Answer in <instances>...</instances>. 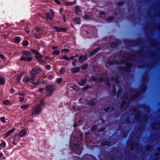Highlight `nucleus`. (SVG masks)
<instances>
[{
    "mask_svg": "<svg viewBox=\"0 0 160 160\" xmlns=\"http://www.w3.org/2000/svg\"><path fill=\"white\" fill-rule=\"evenodd\" d=\"M42 109L40 104H37L35 105L32 108L30 114L31 116L35 117L38 116L42 112Z\"/></svg>",
    "mask_w": 160,
    "mask_h": 160,
    "instance_id": "1",
    "label": "nucleus"
},
{
    "mask_svg": "<svg viewBox=\"0 0 160 160\" xmlns=\"http://www.w3.org/2000/svg\"><path fill=\"white\" fill-rule=\"evenodd\" d=\"M53 86L54 85L53 84L46 86L45 88L46 90L49 92L48 94H47V96H50L51 95L54 90Z\"/></svg>",
    "mask_w": 160,
    "mask_h": 160,
    "instance_id": "2",
    "label": "nucleus"
},
{
    "mask_svg": "<svg viewBox=\"0 0 160 160\" xmlns=\"http://www.w3.org/2000/svg\"><path fill=\"white\" fill-rule=\"evenodd\" d=\"M41 68H40L37 67L33 68L29 72L33 75H37L41 72Z\"/></svg>",
    "mask_w": 160,
    "mask_h": 160,
    "instance_id": "3",
    "label": "nucleus"
},
{
    "mask_svg": "<svg viewBox=\"0 0 160 160\" xmlns=\"http://www.w3.org/2000/svg\"><path fill=\"white\" fill-rule=\"evenodd\" d=\"M34 77L32 76L29 77L28 76H25L22 79V81L25 83L28 82L32 83L33 82V81L34 80Z\"/></svg>",
    "mask_w": 160,
    "mask_h": 160,
    "instance_id": "4",
    "label": "nucleus"
},
{
    "mask_svg": "<svg viewBox=\"0 0 160 160\" xmlns=\"http://www.w3.org/2000/svg\"><path fill=\"white\" fill-rule=\"evenodd\" d=\"M15 128H13L10 130L8 131L3 136V138L5 139L7 138L10 136L12 133L15 130Z\"/></svg>",
    "mask_w": 160,
    "mask_h": 160,
    "instance_id": "5",
    "label": "nucleus"
},
{
    "mask_svg": "<svg viewBox=\"0 0 160 160\" xmlns=\"http://www.w3.org/2000/svg\"><path fill=\"white\" fill-rule=\"evenodd\" d=\"M53 29H55L56 31L59 32H65L67 30V28H61L57 26H53Z\"/></svg>",
    "mask_w": 160,
    "mask_h": 160,
    "instance_id": "6",
    "label": "nucleus"
},
{
    "mask_svg": "<svg viewBox=\"0 0 160 160\" xmlns=\"http://www.w3.org/2000/svg\"><path fill=\"white\" fill-rule=\"evenodd\" d=\"M72 146L73 148L77 149L80 152V147L78 141H75L72 144Z\"/></svg>",
    "mask_w": 160,
    "mask_h": 160,
    "instance_id": "7",
    "label": "nucleus"
},
{
    "mask_svg": "<svg viewBox=\"0 0 160 160\" xmlns=\"http://www.w3.org/2000/svg\"><path fill=\"white\" fill-rule=\"evenodd\" d=\"M27 134V131L25 129L19 132L18 134L19 137H22L25 136Z\"/></svg>",
    "mask_w": 160,
    "mask_h": 160,
    "instance_id": "8",
    "label": "nucleus"
},
{
    "mask_svg": "<svg viewBox=\"0 0 160 160\" xmlns=\"http://www.w3.org/2000/svg\"><path fill=\"white\" fill-rule=\"evenodd\" d=\"M21 53L23 55H25L27 56L32 57V54L29 51L26 50H23L22 51Z\"/></svg>",
    "mask_w": 160,
    "mask_h": 160,
    "instance_id": "9",
    "label": "nucleus"
},
{
    "mask_svg": "<svg viewBox=\"0 0 160 160\" xmlns=\"http://www.w3.org/2000/svg\"><path fill=\"white\" fill-rule=\"evenodd\" d=\"M75 13L76 15L80 14V8L79 6H76L75 8Z\"/></svg>",
    "mask_w": 160,
    "mask_h": 160,
    "instance_id": "10",
    "label": "nucleus"
},
{
    "mask_svg": "<svg viewBox=\"0 0 160 160\" xmlns=\"http://www.w3.org/2000/svg\"><path fill=\"white\" fill-rule=\"evenodd\" d=\"M80 70V68L78 66L73 68L71 69V72L72 73H75L78 72Z\"/></svg>",
    "mask_w": 160,
    "mask_h": 160,
    "instance_id": "11",
    "label": "nucleus"
},
{
    "mask_svg": "<svg viewBox=\"0 0 160 160\" xmlns=\"http://www.w3.org/2000/svg\"><path fill=\"white\" fill-rule=\"evenodd\" d=\"M76 3V0H74L73 2H65V4L66 6H73Z\"/></svg>",
    "mask_w": 160,
    "mask_h": 160,
    "instance_id": "12",
    "label": "nucleus"
},
{
    "mask_svg": "<svg viewBox=\"0 0 160 160\" xmlns=\"http://www.w3.org/2000/svg\"><path fill=\"white\" fill-rule=\"evenodd\" d=\"M21 41V38L20 36H16L14 38V42L16 44L19 43Z\"/></svg>",
    "mask_w": 160,
    "mask_h": 160,
    "instance_id": "13",
    "label": "nucleus"
},
{
    "mask_svg": "<svg viewBox=\"0 0 160 160\" xmlns=\"http://www.w3.org/2000/svg\"><path fill=\"white\" fill-rule=\"evenodd\" d=\"M45 15L46 16V18L47 19H49L51 20H52L53 18V16L51 15L50 13L48 12H46L45 13Z\"/></svg>",
    "mask_w": 160,
    "mask_h": 160,
    "instance_id": "14",
    "label": "nucleus"
},
{
    "mask_svg": "<svg viewBox=\"0 0 160 160\" xmlns=\"http://www.w3.org/2000/svg\"><path fill=\"white\" fill-rule=\"evenodd\" d=\"M5 82V78L0 76V86L3 85Z\"/></svg>",
    "mask_w": 160,
    "mask_h": 160,
    "instance_id": "15",
    "label": "nucleus"
},
{
    "mask_svg": "<svg viewBox=\"0 0 160 160\" xmlns=\"http://www.w3.org/2000/svg\"><path fill=\"white\" fill-rule=\"evenodd\" d=\"M73 109L75 112L80 111V108L79 106L77 105L76 103L73 105Z\"/></svg>",
    "mask_w": 160,
    "mask_h": 160,
    "instance_id": "16",
    "label": "nucleus"
},
{
    "mask_svg": "<svg viewBox=\"0 0 160 160\" xmlns=\"http://www.w3.org/2000/svg\"><path fill=\"white\" fill-rule=\"evenodd\" d=\"M35 57L38 60L40 59H42L43 57V56L40 54L39 52L35 55Z\"/></svg>",
    "mask_w": 160,
    "mask_h": 160,
    "instance_id": "17",
    "label": "nucleus"
},
{
    "mask_svg": "<svg viewBox=\"0 0 160 160\" xmlns=\"http://www.w3.org/2000/svg\"><path fill=\"white\" fill-rule=\"evenodd\" d=\"M29 105V104H26L21 105L20 106V108L23 110L27 109L28 108Z\"/></svg>",
    "mask_w": 160,
    "mask_h": 160,
    "instance_id": "18",
    "label": "nucleus"
},
{
    "mask_svg": "<svg viewBox=\"0 0 160 160\" xmlns=\"http://www.w3.org/2000/svg\"><path fill=\"white\" fill-rule=\"evenodd\" d=\"M73 20L77 24H80V18H75L73 19Z\"/></svg>",
    "mask_w": 160,
    "mask_h": 160,
    "instance_id": "19",
    "label": "nucleus"
},
{
    "mask_svg": "<svg viewBox=\"0 0 160 160\" xmlns=\"http://www.w3.org/2000/svg\"><path fill=\"white\" fill-rule=\"evenodd\" d=\"M11 102L8 100H6L3 101V104L5 105H9L10 104Z\"/></svg>",
    "mask_w": 160,
    "mask_h": 160,
    "instance_id": "20",
    "label": "nucleus"
},
{
    "mask_svg": "<svg viewBox=\"0 0 160 160\" xmlns=\"http://www.w3.org/2000/svg\"><path fill=\"white\" fill-rule=\"evenodd\" d=\"M60 59H64L67 61H69V57H67L66 55H65L64 56L60 58Z\"/></svg>",
    "mask_w": 160,
    "mask_h": 160,
    "instance_id": "21",
    "label": "nucleus"
},
{
    "mask_svg": "<svg viewBox=\"0 0 160 160\" xmlns=\"http://www.w3.org/2000/svg\"><path fill=\"white\" fill-rule=\"evenodd\" d=\"M28 42L26 40L23 41L22 42V45L23 46L26 47L28 45Z\"/></svg>",
    "mask_w": 160,
    "mask_h": 160,
    "instance_id": "22",
    "label": "nucleus"
},
{
    "mask_svg": "<svg viewBox=\"0 0 160 160\" xmlns=\"http://www.w3.org/2000/svg\"><path fill=\"white\" fill-rule=\"evenodd\" d=\"M41 33V29L38 28H36V31L35 34L37 35H39Z\"/></svg>",
    "mask_w": 160,
    "mask_h": 160,
    "instance_id": "23",
    "label": "nucleus"
},
{
    "mask_svg": "<svg viewBox=\"0 0 160 160\" xmlns=\"http://www.w3.org/2000/svg\"><path fill=\"white\" fill-rule=\"evenodd\" d=\"M22 76V74H20L17 76L16 79L18 81V82H20V81Z\"/></svg>",
    "mask_w": 160,
    "mask_h": 160,
    "instance_id": "24",
    "label": "nucleus"
},
{
    "mask_svg": "<svg viewBox=\"0 0 160 160\" xmlns=\"http://www.w3.org/2000/svg\"><path fill=\"white\" fill-rule=\"evenodd\" d=\"M52 54L54 55H58L60 53V52L58 50H55L52 52Z\"/></svg>",
    "mask_w": 160,
    "mask_h": 160,
    "instance_id": "25",
    "label": "nucleus"
},
{
    "mask_svg": "<svg viewBox=\"0 0 160 160\" xmlns=\"http://www.w3.org/2000/svg\"><path fill=\"white\" fill-rule=\"evenodd\" d=\"M69 52V50L67 48H64L62 49L61 51L62 53L64 52V53H65L67 52Z\"/></svg>",
    "mask_w": 160,
    "mask_h": 160,
    "instance_id": "26",
    "label": "nucleus"
},
{
    "mask_svg": "<svg viewBox=\"0 0 160 160\" xmlns=\"http://www.w3.org/2000/svg\"><path fill=\"white\" fill-rule=\"evenodd\" d=\"M77 59H74L73 60V62L72 63V66L74 67H75L77 64Z\"/></svg>",
    "mask_w": 160,
    "mask_h": 160,
    "instance_id": "27",
    "label": "nucleus"
},
{
    "mask_svg": "<svg viewBox=\"0 0 160 160\" xmlns=\"http://www.w3.org/2000/svg\"><path fill=\"white\" fill-rule=\"evenodd\" d=\"M99 48H97L94 49L91 53V55L92 56L95 54L99 50Z\"/></svg>",
    "mask_w": 160,
    "mask_h": 160,
    "instance_id": "28",
    "label": "nucleus"
},
{
    "mask_svg": "<svg viewBox=\"0 0 160 160\" xmlns=\"http://www.w3.org/2000/svg\"><path fill=\"white\" fill-rule=\"evenodd\" d=\"M33 85L38 86L39 83V80L38 79V81L36 82H34V80L33 81V82L31 83Z\"/></svg>",
    "mask_w": 160,
    "mask_h": 160,
    "instance_id": "29",
    "label": "nucleus"
},
{
    "mask_svg": "<svg viewBox=\"0 0 160 160\" xmlns=\"http://www.w3.org/2000/svg\"><path fill=\"white\" fill-rule=\"evenodd\" d=\"M30 50L32 52H33V53L35 54H37L38 52H39L38 51H37L35 49H30Z\"/></svg>",
    "mask_w": 160,
    "mask_h": 160,
    "instance_id": "30",
    "label": "nucleus"
},
{
    "mask_svg": "<svg viewBox=\"0 0 160 160\" xmlns=\"http://www.w3.org/2000/svg\"><path fill=\"white\" fill-rule=\"evenodd\" d=\"M73 89L75 90H78L79 89V88L76 85H73L72 87Z\"/></svg>",
    "mask_w": 160,
    "mask_h": 160,
    "instance_id": "31",
    "label": "nucleus"
},
{
    "mask_svg": "<svg viewBox=\"0 0 160 160\" xmlns=\"http://www.w3.org/2000/svg\"><path fill=\"white\" fill-rule=\"evenodd\" d=\"M0 121L3 123H5V119L4 117H2L0 118Z\"/></svg>",
    "mask_w": 160,
    "mask_h": 160,
    "instance_id": "32",
    "label": "nucleus"
},
{
    "mask_svg": "<svg viewBox=\"0 0 160 160\" xmlns=\"http://www.w3.org/2000/svg\"><path fill=\"white\" fill-rule=\"evenodd\" d=\"M65 70L64 68H62L59 71V72L61 74H63L65 72Z\"/></svg>",
    "mask_w": 160,
    "mask_h": 160,
    "instance_id": "33",
    "label": "nucleus"
},
{
    "mask_svg": "<svg viewBox=\"0 0 160 160\" xmlns=\"http://www.w3.org/2000/svg\"><path fill=\"white\" fill-rule=\"evenodd\" d=\"M62 79L61 78H57L56 82L58 83H60L62 81Z\"/></svg>",
    "mask_w": 160,
    "mask_h": 160,
    "instance_id": "34",
    "label": "nucleus"
},
{
    "mask_svg": "<svg viewBox=\"0 0 160 160\" xmlns=\"http://www.w3.org/2000/svg\"><path fill=\"white\" fill-rule=\"evenodd\" d=\"M6 145V142H2L0 144V146L2 147H5Z\"/></svg>",
    "mask_w": 160,
    "mask_h": 160,
    "instance_id": "35",
    "label": "nucleus"
},
{
    "mask_svg": "<svg viewBox=\"0 0 160 160\" xmlns=\"http://www.w3.org/2000/svg\"><path fill=\"white\" fill-rule=\"evenodd\" d=\"M20 61H26V58L24 57H22L19 58Z\"/></svg>",
    "mask_w": 160,
    "mask_h": 160,
    "instance_id": "36",
    "label": "nucleus"
},
{
    "mask_svg": "<svg viewBox=\"0 0 160 160\" xmlns=\"http://www.w3.org/2000/svg\"><path fill=\"white\" fill-rule=\"evenodd\" d=\"M88 66L87 64H83L82 66V68L83 70L87 68Z\"/></svg>",
    "mask_w": 160,
    "mask_h": 160,
    "instance_id": "37",
    "label": "nucleus"
},
{
    "mask_svg": "<svg viewBox=\"0 0 160 160\" xmlns=\"http://www.w3.org/2000/svg\"><path fill=\"white\" fill-rule=\"evenodd\" d=\"M45 104V101L44 100L41 99L40 101V106L41 105H43Z\"/></svg>",
    "mask_w": 160,
    "mask_h": 160,
    "instance_id": "38",
    "label": "nucleus"
},
{
    "mask_svg": "<svg viewBox=\"0 0 160 160\" xmlns=\"http://www.w3.org/2000/svg\"><path fill=\"white\" fill-rule=\"evenodd\" d=\"M40 64H43L45 62V61L44 59H40L38 60Z\"/></svg>",
    "mask_w": 160,
    "mask_h": 160,
    "instance_id": "39",
    "label": "nucleus"
},
{
    "mask_svg": "<svg viewBox=\"0 0 160 160\" xmlns=\"http://www.w3.org/2000/svg\"><path fill=\"white\" fill-rule=\"evenodd\" d=\"M32 59V58L31 56H28L27 58H26V61H27L28 62L30 61Z\"/></svg>",
    "mask_w": 160,
    "mask_h": 160,
    "instance_id": "40",
    "label": "nucleus"
},
{
    "mask_svg": "<svg viewBox=\"0 0 160 160\" xmlns=\"http://www.w3.org/2000/svg\"><path fill=\"white\" fill-rule=\"evenodd\" d=\"M45 68L48 70H50L51 68V66L49 65H47L45 66Z\"/></svg>",
    "mask_w": 160,
    "mask_h": 160,
    "instance_id": "41",
    "label": "nucleus"
},
{
    "mask_svg": "<svg viewBox=\"0 0 160 160\" xmlns=\"http://www.w3.org/2000/svg\"><path fill=\"white\" fill-rule=\"evenodd\" d=\"M103 144L104 145H108L110 144V142H108L105 141L103 142Z\"/></svg>",
    "mask_w": 160,
    "mask_h": 160,
    "instance_id": "42",
    "label": "nucleus"
},
{
    "mask_svg": "<svg viewBox=\"0 0 160 160\" xmlns=\"http://www.w3.org/2000/svg\"><path fill=\"white\" fill-rule=\"evenodd\" d=\"M50 12H51L52 16L54 17V10L52 9H50Z\"/></svg>",
    "mask_w": 160,
    "mask_h": 160,
    "instance_id": "43",
    "label": "nucleus"
},
{
    "mask_svg": "<svg viewBox=\"0 0 160 160\" xmlns=\"http://www.w3.org/2000/svg\"><path fill=\"white\" fill-rule=\"evenodd\" d=\"M55 2L58 5H60L61 4V2L58 0H54Z\"/></svg>",
    "mask_w": 160,
    "mask_h": 160,
    "instance_id": "44",
    "label": "nucleus"
},
{
    "mask_svg": "<svg viewBox=\"0 0 160 160\" xmlns=\"http://www.w3.org/2000/svg\"><path fill=\"white\" fill-rule=\"evenodd\" d=\"M25 31L27 33H29L30 31L29 28L27 27H26L25 28Z\"/></svg>",
    "mask_w": 160,
    "mask_h": 160,
    "instance_id": "45",
    "label": "nucleus"
},
{
    "mask_svg": "<svg viewBox=\"0 0 160 160\" xmlns=\"http://www.w3.org/2000/svg\"><path fill=\"white\" fill-rule=\"evenodd\" d=\"M45 88H41L39 89L38 92H43Z\"/></svg>",
    "mask_w": 160,
    "mask_h": 160,
    "instance_id": "46",
    "label": "nucleus"
},
{
    "mask_svg": "<svg viewBox=\"0 0 160 160\" xmlns=\"http://www.w3.org/2000/svg\"><path fill=\"white\" fill-rule=\"evenodd\" d=\"M19 101L20 102H23L24 100V98L23 97H20L19 98Z\"/></svg>",
    "mask_w": 160,
    "mask_h": 160,
    "instance_id": "47",
    "label": "nucleus"
},
{
    "mask_svg": "<svg viewBox=\"0 0 160 160\" xmlns=\"http://www.w3.org/2000/svg\"><path fill=\"white\" fill-rule=\"evenodd\" d=\"M85 80H83L82 82L81 83V85H83L85 84Z\"/></svg>",
    "mask_w": 160,
    "mask_h": 160,
    "instance_id": "48",
    "label": "nucleus"
},
{
    "mask_svg": "<svg viewBox=\"0 0 160 160\" xmlns=\"http://www.w3.org/2000/svg\"><path fill=\"white\" fill-rule=\"evenodd\" d=\"M0 57L3 60H4L5 59V57L4 56V55H3V54H2L1 53H0Z\"/></svg>",
    "mask_w": 160,
    "mask_h": 160,
    "instance_id": "49",
    "label": "nucleus"
},
{
    "mask_svg": "<svg viewBox=\"0 0 160 160\" xmlns=\"http://www.w3.org/2000/svg\"><path fill=\"white\" fill-rule=\"evenodd\" d=\"M91 79L93 81H95L97 80V78L94 77L92 76V77Z\"/></svg>",
    "mask_w": 160,
    "mask_h": 160,
    "instance_id": "50",
    "label": "nucleus"
},
{
    "mask_svg": "<svg viewBox=\"0 0 160 160\" xmlns=\"http://www.w3.org/2000/svg\"><path fill=\"white\" fill-rule=\"evenodd\" d=\"M114 18L113 17H110L108 18V20L109 21H110L112 20Z\"/></svg>",
    "mask_w": 160,
    "mask_h": 160,
    "instance_id": "51",
    "label": "nucleus"
},
{
    "mask_svg": "<svg viewBox=\"0 0 160 160\" xmlns=\"http://www.w3.org/2000/svg\"><path fill=\"white\" fill-rule=\"evenodd\" d=\"M62 65L63 66L67 65H68V63L65 61L62 62Z\"/></svg>",
    "mask_w": 160,
    "mask_h": 160,
    "instance_id": "52",
    "label": "nucleus"
},
{
    "mask_svg": "<svg viewBox=\"0 0 160 160\" xmlns=\"http://www.w3.org/2000/svg\"><path fill=\"white\" fill-rule=\"evenodd\" d=\"M74 159V160H79L80 159V158L79 157L76 156L75 157Z\"/></svg>",
    "mask_w": 160,
    "mask_h": 160,
    "instance_id": "53",
    "label": "nucleus"
},
{
    "mask_svg": "<svg viewBox=\"0 0 160 160\" xmlns=\"http://www.w3.org/2000/svg\"><path fill=\"white\" fill-rule=\"evenodd\" d=\"M18 95L20 96H25L24 94L23 93H18Z\"/></svg>",
    "mask_w": 160,
    "mask_h": 160,
    "instance_id": "54",
    "label": "nucleus"
},
{
    "mask_svg": "<svg viewBox=\"0 0 160 160\" xmlns=\"http://www.w3.org/2000/svg\"><path fill=\"white\" fill-rule=\"evenodd\" d=\"M57 48H58L57 47H56V46H53L52 47V49H53V50H56V49H57Z\"/></svg>",
    "mask_w": 160,
    "mask_h": 160,
    "instance_id": "55",
    "label": "nucleus"
},
{
    "mask_svg": "<svg viewBox=\"0 0 160 160\" xmlns=\"http://www.w3.org/2000/svg\"><path fill=\"white\" fill-rule=\"evenodd\" d=\"M10 92L11 93H13L14 92V89L13 88H11L10 90Z\"/></svg>",
    "mask_w": 160,
    "mask_h": 160,
    "instance_id": "56",
    "label": "nucleus"
},
{
    "mask_svg": "<svg viewBox=\"0 0 160 160\" xmlns=\"http://www.w3.org/2000/svg\"><path fill=\"white\" fill-rule=\"evenodd\" d=\"M53 78V76L52 75H50L48 77L49 79H52Z\"/></svg>",
    "mask_w": 160,
    "mask_h": 160,
    "instance_id": "57",
    "label": "nucleus"
},
{
    "mask_svg": "<svg viewBox=\"0 0 160 160\" xmlns=\"http://www.w3.org/2000/svg\"><path fill=\"white\" fill-rule=\"evenodd\" d=\"M76 56H72L71 57H69V60H70V59H73V58L75 57H76Z\"/></svg>",
    "mask_w": 160,
    "mask_h": 160,
    "instance_id": "58",
    "label": "nucleus"
},
{
    "mask_svg": "<svg viewBox=\"0 0 160 160\" xmlns=\"http://www.w3.org/2000/svg\"><path fill=\"white\" fill-rule=\"evenodd\" d=\"M100 14L101 15H105V13L103 12H101L100 13Z\"/></svg>",
    "mask_w": 160,
    "mask_h": 160,
    "instance_id": "59",
    "label": "nucleus"
},
{
    "mask_svg": "<svg viewBox=\"0 0 160 160\" xmlns=\"http://www.w3.org/2000/svg\"><path fill=\"white\" fill-rule=\"evenodd\" d=\"M63 8H60V9H59V11H60V12H61V13H62V11H63Z\"/></svg>",
    "mask_w": 160,
    "mask_h": 160,
    "instance_id": "60",
    "label": "nucleus"
},
{
    "mask_svg": "<svg viewBox=\"0 0 160 160\" xmlns=\"http://www.w3.org/2000/svg\"><path fill=\"white\" fill-rule=\"evenodd\" d=\"M3 155V153L2 152H0V157H2Z\"/></svg>",
    "mask_w": 160,
    "mask_h": 160,
    "instance_id": "61",
    "label": "nucleus"
},
{
    "mask_svg": "<svg viewBox=\"0 0 160 160\" xmlns=\"http://www.w3.org/2000/svg\"><path fill=\"white\" fill-rule=\"evenodd\" d=\"M86 58H87V56L86 55H85L84 56V59H83V60H86Z\"/></svg>",
    "mask_w": 160,
    "mask_h": 160,
    "instance_id": "62",
    "label": "nucleus"
},
{
    "mask_svg": "<svg viewBox=\"0 0 160 160\" xmlns=\"http://www.w3.org/2000/svg\"><path fill=\"white\" fill-rule=\"evenodd\" d=\"M35 37L36 38H37V39H39V38H39V37H38V36H37V35H35Z\"/></svg>",
    "mask_w": 160,
    "mask_h": 160,
    "instance_id": "63",
    "label": "nucleus"
},
{
    "mask_svg": "<svg viewBox=\"0 0 160 160\" xmlns=\"http://www.w3.org/2000/svg\"><path fill=\"white\" fill-rule=\"evenodd\" d=\"M3 152L5 154H7V152H8V151L6 150H3Z\"/></svg>",
    "mask_w": 160,
    "mask_h": 160,
    "instance_id": "64",
    "label": "nucleus"
}]
</instances>
